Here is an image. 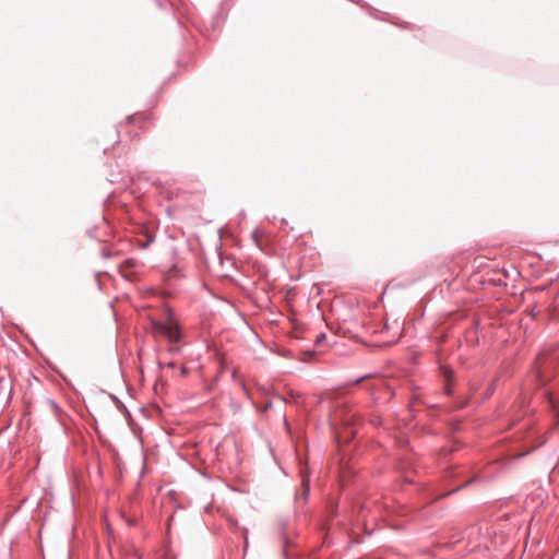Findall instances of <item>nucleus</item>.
Masks as SVG:
<instances>
[{
  "label": "nucleus",
  "instance_id": "1",
  "mask_svg": "<svg viewBox=\"0 0 559 559\" xmlns=\"http://www.w3.org/2000/svg\"><path fill=\"white\" fill-rule=\"evenodd\" d=\"M153 328L157 333L166 336L171 343L179 341V329L177 322L171 318L170 314L167 316L164 322H154Z\"/></svg>",
  "mask_w": 559,
  "mask_h": 559
},
{
  "label": "nucleus",
  "instance_id": "2",
  "mask_svg": "<svg viewBox=\"0 0 559 559\" xmlns=\"http://www.w3.org/2000/svg\"><path fill=\"white\" fill-rule=\"evenodd\" d=\"M134 265H135V262H134L133 260H131V259H128V260H126V261H123V262L121 263V266H120V267H121V269H124V267H133Z\"/></svg>",
  "mask_w": 559,
  "mask_h": 559
},
{
  "label": "nucleus",
  "instance_id": "3",
  "mask_svg": "<svg viewBox=\"0 0 559 559\" xmlns=\"http://www.w3.org/2000/svg\"><path fill=\"white\" fill-rule=\"evenodd\" d=\"M302 487H304L302 496L306 497L308 493V490H309L308 479H306V478L302 479Z\"/></svg>",
  "mask_w": 559,
  "mask_h": 559
},
{
  "label": "nucleus",
  "instance_id": "4",
  "mask_svg": "<svg viewBox=\"0 0 559 559\" xmlns=\"http://www.w3.org/2000/svg\"><path fill=\"white\" fill-rule=\"evenodd\" d=\"M262 233L259 231V230H255L252 235L253 239L255 240L257 245L260 246V237H261Z\"/></svg>",
  "mask_w": 559,
  "mask_h": 559
},
{
  "label": "nucleus",
  "instance_id": "5",
  "mask_svg": "<svg viewBox=\"0 0 559 559\" xmlns=\"http://www.w3.org/2000/svg\"><path fill=\"white\" fill-rule=\"evenodd\" d=\"M323 337H324V335L322 334V335L318 336L317 341L319 342V341H320V340H322Z\"/></svg>",
  "mask_w": 559,
  "mask_h": 559
}]
</instances>
